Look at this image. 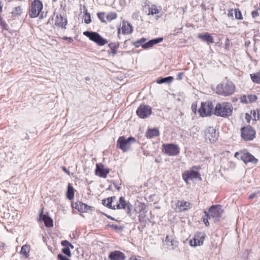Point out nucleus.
Segmentation results:
<instances>
[{
	"instance_id": "1",
	"label": "nucleus",
	"mask_w": 260,
	"mask_h": 260,
	"mask_svg": "<svg viewBox=\"0 0 260 260\" xmlns=\"http://www.w3.org/2000/svg\"><path fill=\"white\" fill-rule=\"evenodd\" d=\"M236 87L234 84L229 80H223L218 84L215 89L216 94L228 96L233 94L235 91Z\"/></svg>"
},
{
	"instance_id": "2",
	"label": "nucleus",
	"mask_w": 260,
	"mask_h": 260,
	"mask_svg": "<svg viewBox=\"0 0 260 260\" xmlns=\"http://www.w3.org/2000/svg\"><path fill=\"white\" fill-rule=\"evenodd\" d=\"M232 105L228 102L218 103L214 109V114L218 116L226 117L231 116L233 112Z\"/></svg>"
},
{
	"instance_id": "3",
	"label": "nucleus",
	"mask_w": 260,
	"mask_h": 260,
	"mask_svg": "<svg viewBox=\"0 0 260 260\" xmlns=\"http://www.w3.org/2000/svg\"><path fill=\"white\" fill-rule=\"evenodd\" d=\"M223 210L220 205H213L211 206L208 212L205 211V216L209 219H213L214 222L218 221V219L222 216Z\"/></svg>"
},
{
	"instance_id": "4",
	"label": "nucleus",
	"mask_w": 260,
	"mask_h": 260,
	"mask_svg": "<svg viewBox=\"0 0 260 260\" xmlns=\"http://www.w3.org/2000/svg\"><path fill=\"white\" fill-rule=\"evenodd\" d=\"M241 137L245 141H252L255 137V131L250 125L243 126L241 128Z\"/></svg>"
},
{
	"instance_id": "5",
	"label": "nucleus",
	"mask_w": 260,
	"mask_h": 260,
	"mask_svg": "<svg viewBox=\"0 0 260 260\" xmlns=\"http://www.w3.org/2000/svg\"><path fill=\"white\" fill-rule=\"evenodd\" d=\"M83 35L100 46H103L108 43L106 39L102 38L96 32L85 31L83 32Z\"/></svg>"
},
{
	"instance_id": "6",
	"label": "nucleus",
	"mask_w": 260,
	"mask_h": 260,
	"mask_svg": "<svg viewBox=\"0 0 260 260\" xmlns=\"http://www.w3.org/2000/svg\"><path fill=\"white\" fill-rule=\"evenodd\" d=\"M43 4L40 1H32L30 9L29 16L31 18H36L40 15V17H43V15L41 14Z\"/></svg>"
},
{
	"instance_id": "7",
	"label": "nucleus",
	"mask_w": 260,
	"mask_h": 260,
	"mask_svg": "<svg viewBox=\"0 0 260 260\" xmlns=\"http://www.w3.org/2000/svg\"><path fill=\"white\" fill-rule=\"evenodd\" d=\"M136 142L135 138L130 137L127 139L123 136L120 137L117 141V146L123 152L128 151L130 148V142Z\"/></svg>"
},
{
	"instance_id": "8",
	"label": "nucleus",
	"mask_w": 260,
	"mask_h": 260,
	"mask_svg": "<svg viewBox=\"0 0 260 260\" xmlns=\"http://www.w3.org/2000/svg\"><path fill=\"white\" fill-rule=\"evenodd\" d=\"M162 151L169 156H175L180 152L179 147L174 144H164L162 145Z\"/></svg>"
},
{
	"instance_id": "9",
	"label": "nucleus",
	"mask_w": 260,
	"mask_h": 260,
	"mask_svg": "<svg viewBox=\"0 0 260 260\" xmlns=\"http://www.w3.org/2000/svg\"><path fill=\"white\" fill-rule=\"evenodd\" d=\"M214 105L211 102H207L202 103L201 107L199 109V112L201 116L204 117L213 114Z\"/></svg>"
},
{
	"instance_id": "10",
	"label": "nucleus",
	"mask_w": 260,
	"mask_h": 260,
	"mask_svg": "<svg viewBox=\"0 0 260 260\" xmlns=\"http://www.w3.org/2000/svg\"><path fill=\"white\" fill-rule=\"evenodd\" d=\"M151 107L149 105L142 104L137 110V115L141 118H145L151 114Z\"/></svg>"
},
{
	"instance_id": "11",
	"label": "nucleus",
	"mask_w": 260,
	"mask_h": 260,
	"mask_svg": "<svg viewBox=\"0 0 260 260\" xmlns=\"http://www.w3.org/2000/svg\"><path fill=\"white\" fill-rule=\"evenodd\" d=\"M206 140L209 141L211 143L215 142L218 139V134L215 129L213 127H209L205 131Z\"/></svg>"
},
{
	"instance_id": "12",
	"label": "nucleus",
	"mask_w": 260,
	"mask_h": 260,
	"mask_svg": "<svg viewBox=\"0 0 260 260\" xmlns=\"http://www.w3.org/2000/svg\"><path fill=\"white\" fill-rule=\"evenodd\" d=\"M116 209H125L126 213L131 215L132 209V205L129 202H126L123 197H121L119 199V203L115 205Z\"/></svg>"
},
{
	"instance_id": "13",
	"label": "nucleus",
	"mask_w": 260,
	"mask_h": 260,
	"mask_svg": "<svg viewBox=\"0 0 260 260\" xmlns=\"http://www.w3.org/2000/svg\"><path fill=\"white\" fill-rule=\"evenodd\" d=\"M199 177L200 173L193 170L186 171L182 174V178L187 184L188 183L189 180H192Z\"/></svg>"
},
{
	"instance_id": "14",
	"label": "nucleus",
	"mask_w": 260,
	"mask_h": 260,
	"mask_svg": "<svg viewBox=\"0 0 260 260\" xmlns=\"http://www.w3.org/2000/svg\"><path fill=\"white\" fill-rule=\"evenodd\" d=\"M110 170L107 168H105L103 164L99 163L96 165V169L95 170L96 175L106 178Z\"/></svg>"
},
{
	"instance_id": "15",
	"label": "nucleus",
	"mask_w": 260,
	"mask_h": 260,
	"mask_svg": "<svg viewBox=\"0 0 260 260\" xmlns=\"http://www.w3.org/2000/svg\"><path fill=\"white\" fill-rule=\"evenodd\" d=\"M108 257L110 260H125L126 258L125 254L119 250L111 252Z\"/></svg>"
},
{
	"instance_id": "16",
	"label": "nucleus",
	"mask_w": 260,
	"mask_h": 260,
	"mask_svg": "<svg viewBox=\"0 0 260 260\" xmlns=\"http://www.w3.org/2000/svg\"><path fill=\"white\" fill-rule=\"evenodd\" d=\"M40 219L44 222L46 226H53V220L48 215L43 214V209L41 210L40 213Z\"/></svg>"
},
{
	"instance_id": "17",
	"label": "nucleus",
	"mask_w": 260,
	"mask_h": 260,
	"mask_svg": "<svg viewBox=\"0 0 260 260\" xmlns=\"http://www.w3.org/2000/svg\"><path fill=\"white\" fill-rule=\"evenodd\" d=\"M241 159L243 160L245 164L249 162L256 164L257 161L252 154L248 152L241 154Z\"/></svg>"
},
{
	"instance_id": "18",
	"label": "nucleus",
	"mask_w": 260,
	"mask_h": 260,
	"mask_svg": "<svg viewBox=\"0 0 260 260\" xmlns=\"http://www.w3.org/2000/svg\"><path fill=\"white\" fill-rule=\"evenodd\" d=\"M198 38L201 39L203 41L206 42L208 44L214 43L213 37L208 32L204 34H200L198 36Z\"/></svg>"
},
{
	"instance_id": "19",
	"label": "nucleus",
	"mask_w": 260,
	"mask_h": 260,
	"mask_svg": "<svg viewBox=\"0 0 260 260\" xmlns=\"http://www.w3.org/2000/svg\"><path fill=\"white\" fill-rule=\"evenodd\" d=\"M55 24L63 28H66V26L67 24V19L63 17L61 15H57L55 18Z\"/></svg>"
},
{
	"instance_id": "20",
	"label": "nucleus",
	"mask_w": 260,
	"mask_h": 260,
	"mask_svg": "<svg viewBox=\"0 0 260 260\" xmlns=\"http://www.w3.org/2000/svg\"><path fill=\"white\" fill-rule=\"evenodd\" d=\"M176 206L179 209V211H183L189 209L190 208V204L188 202L184 201H178L176 203Z\"/></svg>"
},
{
	"instance_id": "21",
	"label": "nucleus",
	"mask_w": 260,
	"mask_h": 260,
	"mask_svg": "<svg viewBox=\"0 0 260 260\" xmlns=\"http://www.w3.org/2000/svg\"><path fill=\"white\" fill-rule=\"evenodd\" d=\"M115 199L116 197L114 196L109 197L107 199L103 200L102 203L105 206L108 208L115 210L116 209L115 205L112 206V204L113 202V200Z\"/></svg>"
},
{
	"instance_id": "22",
	"label": "nucleus",
	"mask_w": 260,
	"mask_h": 260,
	"mask_svg": "<svg viewBox=\"0 0 260 260\" xmlns=\"http://www.w3.org/2000/svg\"><path fill=\"white\" fill-rule=\"evenodd\" d=\"M205 234L203 232L198 233L193 238L194 244H203L205 238Z\"/></svg>"
},
{
	"instance_id": "23",
	"label": "nucleus",
	"mask_w": 260,
	"mask_h": 260,
	"mask_svg": "<svg viewBox=\"0 0 260 260\" xmlns=\"http://www.w3.org/2000/svg\"><path fill=\"white\" fill-rule=\"evenodd\" d=\"M77 209L80 212H86L92 210V207L79 202V205H77Z\"/></svg>"
},
{
	"instance_id": "24",
	"label": "nucleus",
	"mask_w": 260,
	"mask_h": 260,
	"mask_svg": "<svg viewBox=\"0 0 260 260\" xmlns=\"http://www.w3.org/2000/svg\"><path fill=\"white\" fill-rule=\"evenodd\" d=\"M159 134L157 128L149 129L146 134V137L147 138H152L158 136Z\"/></svg>"
},
{
	"instance_id": "25",
	"label": "nucleus",
	"mask_w": 260,
	"mask_h": 260,
	"mask_svg": "<svg viewBox=\"0 0 260 260\" xmlns=\"http://www.w3.org/2000/svg\"><path fill=\"white\" fill-rule=\"evenodd\" d=\"M121 30L123 34H129L133 31L132 26L129 23L125 22H123Z\"/></svg>"
},
{
	"instance_id": "26",
	"label": "nucleus",
	"mask_w": 260,
	"mask_h": 260,
	"mask_svg": "<svg viewBox=\"0 0 260 260\" xmlns=\"http://www.w3.org/2000/svg\"><path fill=\"white\" fill-rule=\"evenodd\" d=\"M30 249V247L29 245H23L21 247L20 253L25 258H28L29 256Z\"/></svg>"
},
{
	"instance_id": "27",
	"label": "nucleus",
	"mask_w": 260,
	"mask_h": 260,
	"mask_svg": "<svg viewBox=\"0 0 260 260\" xmlns=\"http://www.w3.org/2000/svg\"><path fill=\"white\" fill-rule=\"evenodd\" d=\"M109 47L111 50V51H108L109 54H112L113 56L117 54V49L119 47V44L116 43H110L109 44Z\"/></svg>"
},
{
	"instance_id": "28",
	"label": "nucleus",
	"mask_w": 260,
	"mask_h": 260,
	"mask_svg": "<svg viewBox=\"0 0 260 260\" xmlns=\"http://www.w3.org/2000/svg\"><path fill=\"white\" fill-rule=\"evenodd\" d=\"M74 197V189L70 183L68 184L67 197L69 200H72Z\"/></svg>"
},
{
	"instance_id": "29",
	"label": "nucleus",
	"mask_w": 260,
	"mask_h": 260,
	"mask_svg": "<svg viewBox=\"0 0 260 260\" xmlns=\"http://www.w3.org/2000/svg\"><path fill=\"white\" fill-rule=\"evenodd\" d=\"M174 78L172 76H168L167 77L161 78L158 79L156 81V83L158 84H162V83H171Z\"/></svg>"
},
{
	"instance_id": "30",
	"label": "nucleus",
	"mask_w": 260,
	"mask_h": 260,
	"mask_svg": "<svg viewBox=\"0 0 260 260\" xmlns=\"http://www.w3.org/2000/svg\"><path fill=\"white\" fill-rule=\"evenodd\" d=\"M250 77L253 82L260 84V72L250 74Z\"/></svg>"
},
{
	"instance_id": "31",
	"label": "nucleus",
	"mask_w": 260,
	"mask_h": 260,
	"mask_svg": "<svg viewBox=\"0 0 260 260\" xmlns=\"http://www.w3.org/2000/svg\"><path fill=\"white\" fill-rule=\"evenodd\" d=\"M159 13V10L156 8L155 6H152L151 7H150L148 9V15H154L156 14H158Z\"/></svg>"
},
{
	"instance_id": "32",
	"label": "nucleus",
	"mask_w": 260,
	"mask_h": 260,
	"mask_svg": "<svg viewBox=\"0 0 260 260\" xmlns=\"http://www.w3.org/2000/svg\"><path fill=\"white\" fill-rule=\"evenodd\" d=\"M84 22L86 24H89L91 22V17H90V14L89 13L87 12L86 11V12L84 14Z\"/></svg>"
},
{
	"instance_id": "33",
	"label": "nucleus",
	"mask_w": 260,
	"mask_h": 260,
	"mask_svg": "<svg viewBox=\"0 0 260 260\" xmlns=\"http://www.w3.org/2000/svg\"><path fill=\"white\" fill-rule=\"evenodd\" d=\"M146 39L145 38H141V39L137 41L136 42H134V45L136 47H139L140 45L143 43H144L145 41H146Z\"/></svg>"
},
{
	"instance_id": "34",
	"label": "nucleus",
	"mask_w": 260,
	"mask_h": 260,
	"mask_svg": "<svg viewBox=\"0 0 260 260\" xmlns=\"http://www.w3.org/2000/svg\"><path fill=\"white\" fill-rule=\"evenodd\" d=\"M22 12L21 8L20 6L17 7L15 8V9L12 11V13L13 15H19Z\"/></svg>"
},
{
	"instance_id": "35",
	"label": "nucleus",
	"mask_w": 260,
	"mask_h": 260,
	"mask_svg": "<svg viewBox=\"0 0 260 260\" xmlns=\"http://www.w3.org/2000/svg\"><path fill=\"white\" fill-rule=\"evenodd\" d=\"M163 38H158L154 39H152L150 40L151 43H152V45L153 46L155 44H156L157 43H159L162 41Z\"/></svg>"
},
{
	"instance_id": "36",
	"label": "nucleus",
	"mask_w": 260,
	"mask_h": 260,
	"mask_svg": "<svg viewBox=\"0 0 260 260\" xmlns=\"http://www.w3.org/2000/svg\"><path fill=\"white\" fill-rule=\"evenodd\" d=\"M117 17V14L116 13H110L107 15V19L108 21H110L113 19H115Z\"/></svg>"
},
{
	"instance_id": "37",
	"label": "nucleus",
	"mask_w": 260,
	"mask_h": 260,
	"mask_svg": "<svg viewBox=\"0 0 260 260\" xmlns=\"http://www.w3.org/2000/svg\"><path fill=\"white\" fill-rule=\"evenodd\" d=\"M62 252L64 254H66L67 256H68L69 257H70L71 256V251H70V248L68 247L63 248L62 249Z\"/></svg>"
},
{
	"instance_id": "38",
	"label": "nucleus",
	"mask_w": 260,
	"mask_h": 260,
	"mask_svg": "<svg viewBox=\"0 0 260 260\" xmlns=\"http://www.w3.org/2000/svg\"><path fill=\"white\" fill-rule=\"evenodd\" d=\"M235 17L237 19H242V16L241 12L238 9H235Z\"/></svg>"
},
{
	"instance_id": "39",
	"label": "nucleus",
	"mask_w": 260,
	"mask_h": 260,
	"mask_svg": "<svg viewBox=\"0 0 260 260\" xmlns=\"http://www.w3.org/2000/svg\"><path fill=\"white\" fill-rule=\"evenodd\" d=\"M0 25L2 26L4 29L8 30V25L2 20V18H0Z\"/></svg>"
},
{
	"instance_id": "40",
	"label": "nucleus",
	"mask_w": 260,
	"mask_h": 260,
	"mask_svg": "<svg viewBox=\"0 0 260 260\" xmlns=\"http://www.w3.org/2000/svg\"><path fill=\"white\" fill-rule=\"evenodd\" d=\"M152 46H153V45H152V43H151L150 40L148 42H147V43H144L142 45V48H144V49H147V48L151 47Z\"/></svg>"
},
{
	"instance_id": "41",
	"label": "nucleus",
	"mask_w": 260,
	"mask_h": 260,
	"mask_svg": "<svg viewBox=\"0 0 260 260\" xmlns=\"http://www.w3.org/2000/svg\"><path fill=\"white\" fill-rule=\"evenodd\" d=\"M248 98L249 99V102L252 103L255 102L257 100V96L255 95H248Z\"/></svg>"
},
{
	"instance_id": "42",
	"label": "nucleus",
	"mask_w": 260,
	"mask_h": 260,
	"mask_svg": "<svg viewBox=\"0 0 260 260\" xmlns=\"http://www.w3.org/2000/svg\"><path fill=\"white\" fill-rule=\"evenodd\" d=\"M98 16L99 19L103 22H105V13H98Z\"/></svg>"
},
{
	"instance_id": "43",
	"label": "nucleus",
	"mask_w": 260,
	"mask_h": 260,
	"mask_svg": "<svg viewBox=\"0 0 260 260\" xmlns=\"http://www.w3.org/2000/svg\"><path fill=\"white\" fill-rule=\"evenodd\" d=\"M208 218L209 217H207V216H206L205 215V217H203V221L204 222V223L205 224V225L208 226L209 225V222L208 221Z\"/></svg>"
},
{
	"instance_id": "44",
	"label": "nucleus",
	"mask_w": 260,
	"mask_h": 260,
	"mask_svg": "<svg viewBox=\"0 0 260 260\" xmlns=\"http://www.w3.org/2000/svg\"><path fill=\"white\" fill-rule=\"evenodd\" d=\"M57 259L58 260H69V258L63 256L61 254H59L57 255Z\"/></svg>"
},
{
	"instance_id": "45",
	"label": "nucleus",
	"mask_w": 260,
	"mask_h": 260,
	"mask_svg": "<svg viewBox=\"0 0 260 260\" xmlns=\"http://www.w3.org/2000/svg\"><path fill=\"white\" fill-rule=\"evenodd\" d=\"M251 15H252V17L253 18H255L256 17H257L259 15V13L258 12V10L253 11L251 12Z\"/></svg>"
},
{
	"instance_id": "46",
	"label": "nucleus",
	"mask_w": 260,
	"mask_h": 260,
	"mask_svg": "<svg viewBox=\"0 0 260 260\" xmlns=\"http://www.w3.org/2000/svg\"><path fill=\"white\" fill-rule=\"evenodd\" d=\"M240 100H241V102L242 103H247V97L245 95H244L241 97Z\"/></svg>"
},
{
	"instance_id": "47",
	"label": "nucleus",
	"mask_w": 260,
	"mask_h": 260,
	"mask_svg": "<svg viewBox=\"0 0 260 260\" xmlns=\"http://www.w3.org/2000/svg\"><path fill=\"white\" fill-rule=\"evenodd\" d=\"M234 13H235V10L231 9L229 11L228 15L229 17H233Z\"/></svg>"
},
{
	"instance_id": "48",
	"label": "nucleus",
	"mask_w": 260,
	"mask_h": 260,
	"mask_svg": "<svg viewBox=\"0 0 260 260\" xmlns=\"http://www.w3.org/2000/svg\"><path fill=\"white\" fill-rule=\"evenodd\" d=\"M128 260H141V259L139 256H132Z\"/></svg>"
},
{
	"instance_id": "49",
	"label": "nucleus",
	"mask_w": 260,
	"mask_h": 260,
	"mask_svg": "<svg viewBox=\"0 0 260 260\" xmlns=\"http://www.w3.org/2000/svg\"><path fill=\"white\" fill-rule=\"evenodd\" d=\"M165 242H171V244H173V240L169 236H166V239H165Z\"/></svg>"
},
{
	"instance_id": "50",
	"label": "nucleus",
	"mask_w": 260,
	"mask_h": 260,
	"mask_svg": "<svg viewBox=\"0 0 260 260\" xmlns=\"http://www.w3.org/2000/svg\"><path fill=\"white\" fill-rule=\"evenodd\" d=\"M243 154V153H240V152H237L235 153V157L236 158H240L241 159V154Z\"/></svg>"
},
{
	"instance_id": "51",
	"label": "nucleus",
	"mask_w": 260,
	"mask_h": 260,
	"mask_svg": "<svg viewBox=\"0 0 260 260\" xmlns=\"http://www.w3.org/2000/svg\"><path fill=\"white\" fill-rule=\"evenodd\" d=\"M183 73H179L177 75V79L178 80H182L183 78Z\"/></svg>"
},
{
	"instance_id": "52",
	"label": "nucleus",
	"mask_w": 260,
	"mask_h": 260,
	"mask_svg": "<svg viewBox=\"0 0 260 260\" xmlns=\"http://www.w3.org/2000/svg\"><path fill=\"white\" fill-rule=\"evenodd\" d=\"M62 170L67 174L70 175V171L65 167H61Z\"/></svg>"
},
{
	"instance_id": "53",
	"label": "nucleus",
	"mask_w": 260,
	"mask_h": 260,
	"mask_svg": "<svg viewBox=\"0 0 260 260\" xmlns=\"http://www.w3.org/2000/svg\"><path fill=\"white\" fill-rule=\"evenodd\" d=\"M253 116L255 120H258L257 119V113L255 111H253Z\"/></svg>"
},
{
	"instance_id": "54",
	"label": "nucleus",
	"mask_w": 260,
	"mask_h": 260,
	"mask_svg": "<svg viewBox=\"0 0 260 260\" xmlns=\"http://www.w3.org/2000/svg\"><path fill=\"white\" fill-rule=\"evenodd\" d=\"M255 196H256L255 193H252L249 196V198L250 199H253Z\"/></svg>"
},
{
	"instance_id": "55",
	"label": "nucleus",
	"mask_w": 260,
	"mask_h": 260,
	"mask_svg": "<svg viewBox=\"0 0 260 260\" xmlns=\"http://www.w3.org/2000/svg\"><path fill=\"white\" fill-rule=\"evenodd\" d=\"M257 119H260V110H257Z\"/></svg>"
},
{
	"instance_id": "56",
	"label": "nucleus",
	"mask_w": 260,
	"mask_h": 260,
	"mask_svg": "<svg viewBox=\"0 0 260 260\" xmlns=\"http://www.w3.org/2000/svg\"><path fill=\"white\" fill-rule=\"evenodd\" d=\"M64 39L69 40V41L71 42L73 41V40L71 38H68V37H66L64 38Z\"/></svg>"
},
{
	"instance_id": "57",
	"label": "nucleus",
	"mask_w": 260,
	"mask_h": 260,
	"mask_svg": "<svg viewBox=\"0 0 260 260\" xmlns=\"http://www.w3.org/2000/svg\"><path fill=\"white\" fill-rule=\"evenodd\" d=\"M61 244H71L69 242H68L67 240H63L61 242Z\"/></svg>"
},
{
	"instance_id": "58",
	"label": "nucleus",
	"mask_w": 260,
	"mask_h": 260,
	"mask_svg": "<svg viewBox=\"0 0 260 260\" xmlns=\"http://www.w3.org/2000/svg\"><path fill=\"white\" fill-rule=\"evenodd\" d=\"M79 203H75L74 204H73V207L75 208V209H77V205H79Z\"/></svg>"
},
{
	"instance_id": "59",
	"label": "nucleus",
	"mask_w": 260,
	"mask_h": 260,
	"mask_svg": "<svg viewBox=\"0 0 260 260\" xmlns=\"http://www.w3.org/2000/svg\"><path fill=\"white\" fill-rule=\"evenodd\" d=\"M107 217L108 218H109V219H111V220H114V218H113L112 217H111V216H108V215H107Z\"/></svg>"
},
{
	"instance_id": "60",
	"label": "nucleus",
	"mask_w": 260,
	"mask_h": 260,
	"mask_svg": "<svg viewBox=\"0 0 260 260\" xmlns=\"http://www.w3.org/2000/svg\"><path fill=\"white\" fill-rule=\"evenodd\" d=\"M237 100H238V99L237 98H236V99L234 98L233 100V102H235V101H237Z\"/></svg>"
},
{
	"instance_id": "61",
	"label": "nucleus",
	"mask_w": 260,
	"mask_h": 260,
	"mask_svg": "<svg viewBox=\"0 0 260 260\" xmlns=\"http://www.w3.org/2000/svg\"><path fill=\"white\" fill-rule=\"evenodd\" d=\"M69 246L71 247V248H74L73 245H72V244L69 245Z\"/></svg>"
},
{
	"instance_id": "62",
	"label": "nucleus",
	"mask_w": 260,
	"mask_h": 260,
	"mask_svg": "<svg viewBox=\"0 0 260 260\" xmlns=\"http://www.w3.org/2000/svg\"><path fill=\"white\" fill-rule=\"evenodd\" d=\"M120 32V28H119L118 30V33L119 34Z\"/></svg>"
},
{
	"instance_id": "63",
	"label": "nucleus",
	"mask_w": 260,
	"mask_h": 260,
	"mask_svg": "<svg viewBox=\"0 0 260 260\" xmlns=\"http://www.w3.org/2000/svg\"><path fill=\"white\" fill-rule=\"evenodd\" d=\"M192 240H190V241H189V244H192Z\"/></svg>"
},
{
	"instance_id": "64",
	"label": "nucleus",
	"mask_w": 260,
	"mask_h": 260,
	"mask_svg": "<svg viewBox=\"0 0 260 260\" xmlns=\"http://www.w3.org/2000/svg\"><path fill=\"white\" fill-rule=\"evenodd\" d=\"M52 1H53V2H56L57 1V0H52Z\"/></svg>"
}]
</instances>
